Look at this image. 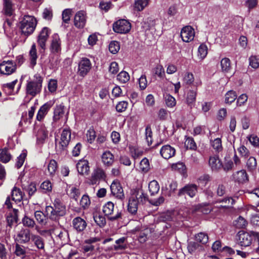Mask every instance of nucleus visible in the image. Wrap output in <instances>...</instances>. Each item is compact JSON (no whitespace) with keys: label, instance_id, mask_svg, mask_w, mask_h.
<instances>
[{"label":"nucleus","instance_id":"nucleus-53","mask_svg":"<svg viewBox=\"0 0 259 259\" xmlns=\"http://www.w3.org/2000/svg\"><path fill=\"white\" fill-rule=\"evenodd\" d=\"M215 202L224 203V205H221V206L226 207L232 205L234 203L235 200L232 197H226L222 199H219Z\"/></svg>","mask_w":259,"mask_h":259},{"label":"nucleus","instance_id":"nucleus-55","mask_svg":"<svg viewBox=\"0 0 259 259\" xmlns=\"http://www.w3.org/2000/svg\"><path fill=\"white\" fill-rule=\"evenodd\" d=\"M165 104L168 107H173L176 104V99L169 94H166L164 96Z\"/></svg>","mask_w":259,"mask_h":259},{"label":"nucleus","instance_id":"nucleus-1","mask_svg":"<svg viewBox=\"0 0 259 259\" xmlns=\"http://www.w3.org/2000/svg\"><path fill=\"white\" fill-rule=\"evenodd\" d=\"M66 206L59 199H55L53 205L47 206L46 212L48 217L53 221H58L66 214Z\"/></svg>","mask_w":259,"mask_h":259},{"label":"nucleus","instance_id":"nucleus-50","mask_svg":"<svg viewBox=\"0 0 259 259\" xmlns=\"http://www.w3.org/2000/svg\"><path fill=\"white\" fill-rule=\"evenodd\" d=\"M57 169V163L55 160H51L48 165V170L51 176H54Z\"/></svg>","mask_w":259,"mask_h":259},{"label":"nucleus","instance_id":"nucleus-41","mask_svg":"<svg viewBox=\"0 0 259 259\" xmlns=\"http://www.w3.org/2000/svg\"><path fill=\"white\" fill-rule=\"evenodd\" d=\"M195 239L197 242L205 244L208 241V236L206 233L199 232L195 235Z\"/></svg>","mask_w":259,"mask_h":259},{"label":"nucleus","instance_id":"nucleus-40","mask_svg":"<svg viewBox=\"0 0 259 259\" xmlns=\"http://www.w3.org/2000/svg\"><path fill=\"white\" fill-rule=\"evenodd\" d=\"M237 95L233 90L228 91L225 96V101L226 104H230L237 99Z\"/></svg>","mask_w":259,"mask_h":259},{"label":"nucleus","instance_id":"nucleus-59","mask_svg":"<svg viewBox=\"0 0 259 259\" xmlns=\"http://www.w3.org/2000/svg\"><path fill=\"white\" fill-rule=\"evenodd\" d=\"M198 56L203 59H204L207 54V47L206 45L202 44L201 45L198 50Z\"/></svg>","mask_w":259,"mask_h":259},{"label":"nucleus","instance_id":"nucleus-16","mask_svg":"<svg viewBox=\"0 0 259 259\" xmlns=\"http://www.w3.org/2000/svg\"><path fill=\"white\" fill-rule=\"evenodd\" d=\"M195 36L194 29L190 26L184 27L181 32V36L182 40L186 42H189L193 40Z\"/></svg>","mask_w":259,"mask_h":259},{"label":"nucleus","instance_id":"nucleus-44","mask_svg":"<svg viewBox=\"0 0 259 259\" xmlns=\"http://www.w3.org/2000/svg\"><path fill=\"white\" fill-rule=\"evenodd\" d=\"M221 65L223 72H228L231 69L230 59L227 58L222 59L221 61Z\"/></svg>","mask_w":259,"mask_h":259},{"label":"nucleus","instance_id":"nucleus-23","mask_svg":"<svg viewBox=\"0 0 259 259\" xmlns=\"http://www.w3.org/2000/svg\"><path fill=\"white\" fill-rule=\"evenodd\" d=\"M14 5L12 0H3L2 13L6 16L11 17L14 14Z\"/></svg>","mask_w":259,"mask_h":259},{"label":"nucleus","instance_id":"nucleus-7","mask_svg":"<svg viewBox=\"0 0 259 259\" xmlns=\"http://www.w3.org/2000/svg\"><path fill=\"white\" fill-rule=\"evenodd\" d=\"M133 231L137 234L138 240L141 243L145 242L151 234V229L146 226H138Z\"/></svg>","mask_w":259,"mask_h":259},{"label":"nucleus","instance_id":"nucleus-30","mask_svg":"<svg viewBox=\"0 0 259 259\" xmlns=\"http://www.w3.org/2000/svg\"><path fill=\"white\" fill-rule=\"evenodd\" d=\"M31 241L33 242L34 246L39 250H44L45 240L40 236L36 234L32 235Z\"/></svg>","mask_w":259,"mask_h":259},{"label":"nucleus","instance_id":"nucleus-38","mask_svg":"<svg viewBox=\"0 0 259 259\" xmlns=\"http://www.w3.org/2000/svg\"><path fill=\"white\" fill-rule=\"evenodd\" d=\"M148 188L150 195L154 196L159 192L160 186L156 181L153 180L149 183Z\"/></svg>","mask_w":259,"mask_h":259},{"label":"nucleus","instance_id":"nucleus-47","mask_svg":"<svg viewBox=\"0 0 259 259\" xmlns=\"http://www.w3.org/2000/svg\"><path fill=\"white\" fill-rule=\"evenodd\" d=\"M117 79L122 83H124L130 80V75L124 71H121L117 76Z\"/></svg>","mask_w":259,"mask_h":259},{"label":"nucleus","instance_id":"nucleus-13","mask_svg":"<svg viewBox=\"0 0 259 259\" xmlns=\"http://www.w3.org/2000/svg\"><path fill=\"white\" fill-rule=\"evenodd\" d=\"M111 193L116 198L122 200L124 198V194L120 183L117 180H114L110 185Z\"/></svg>","mask_w":259,"mask_h":259},{"label":"nucleus","instance_id":"nucleus-14","mask_svg":"<svg viewBox=\"0 0 259 259\" xmlns=\"http://www.w3.org/2000/svg\"><path fill=\"white\" fill-rule=\"evenodd\" d=\"M232 177L233 181L239 184H244L249 181L248 175L244 169L235 171Z\"/></svg>","mask_w":259,"mask_h":259},{"label":"nucleus","instance_id":"nucleus-8","mask_svg":"<svg viewBox=\"0 0 259 259\" xmlns=\"http://www.w3.org/2000/svg\"><path fill=\"white\" fill-rule=\"evenodd\" d=\"M131 29V24L127 20L120 19L113 24V29L116 33L120 34L127 33Z\"/></svg>","mask_w":259,"mask_h":259},{"label":"nucleus","instance_id":"nucleus-12","mask_svg":"<svg viewBox=\"0 0 259 259\" xmlns=\"http://www.w3.org/2000/svg\"><path fill=\"white\" fill-rule=\"evenodd\" d=\"M87 19L85 12L82 10L79 11L74 15V25L77 28H83L85 25Z\"/></svg>","mask_w":259,"mask_h":259},{"label":"nucleus","instance_id":"nucleus-57","mask_svg":"<svg viewBox=\"0 0 259 259\" xmlns=\"http://www.w3.org/2000/svg\"><path fill=\"white\" fill-rule=\"evenodd\" d=\"M237 150L240 156L244 158L248 157L250 155V152L249 150L244 145L240 146L237 149Z\"/></svg>","mask_w":259,"mask_h":259},{"label":"nucleus","instance_id":"nucleus-2","mask_svg":"<svg viewBox=\"0 0 259 259\" xmlns=\"http://www.w3.org/2000/svg\"><path fill=\"white\" fill-rule=\"evenodd\" d=\"M37 25V20L32 16L25 15L19 23L21 34L25 39L34 32Z\"/></svg>","mask_w":259,"mask_h":259},{"label":"nucleus","instance_id":"nucleus-39","mask_svg":"<svg viewBox=\"0 0 259 259\" xmlns=\"http://www.w3.org/2000/svg\"><path fill=\"white\" fill-rule=\"evenodd\" d=\"M246 167L248 170L253 172L255 170L257 167V161L256 159L252 156L249 157L246 161Z\"/></svg>","mask_w":259,"mask_h":259},{"label":"nucleus","instance_id":"nucleus-27","mask_svg":"<svg viewBox=\"0 0 259 259\" xmlns=\"http://www.w3.org/2000/svg\"><path fill=\"white\" fill-rule=\"evenodd\" d=\"M37 142L42 144L48 137V131L45 126H40L37 130L36 133Z\"/></svg>","mask_w":259,"mask_h":259},{"label":"nucleus","instance_id":"nucleus-51","mask_svg":"<svg viewBox=\"0 0 259 259\" xmlns=\"http://www.w3.org/2000/svg\"><path fill=\"white\" fill-rule=\"evenodd\" d=\"M22 223L24 226L27 227L28 228H32L35 225V223L34 221L27 216H25L22 220Z\"/></svg>","mask_w":259,"mask_h":259},{"label":"nucleus","instance_id":"nucleus-21","mask_svg":"<svg viewBox=\"0 0 259 259\" xmlns=\"http://www.w3.org/2000/svg\"><path fill=\"white\" fill-rule=\"evenodd\" d=\"M209 165L213 171H219L223 167V164L219 156L213 155L209 157Z\"/></svg>","mask_w":259,"mask_h":259},{"label":"nucleus","instance_id":"nucleus-56","mask_svg":"<svg viewBox=\"0 0 259 259\" xmlns=\"http://www.w3.org/2000/svg\"><path fill=\"white\" fill-rule=\"evenodd\" d=\"M132 195H135L138 200V202L144 203L148 199V196L146 194H145L142 190L136 192Z\"/></svg>","mask_w":259,"mask_h":259},{"label":"nucleus","instance_id":"nucleus-54","mask_svg":"<svg viewBox=\"0 0 259 259\" xmlns=\"http://www.w3.org/2000/svg\"><path fill=\"white\" fill-rule=\"evenodd\" d=\"M40 189L43 193H48L52 191V186L49 181H44L40 185Z\"/></svg>","mask_w":259,"mask_h":259},{"label":"nucleus","instance_id":"nucleus-58","mask_svg":"<svg viewBox=\"0 0 259 259\" xmlns=\"http://www.w3.org/2000/svg\"><path fill=\"white\" fill-rule=\"evenodd\" d=\"M194 81L193 74L190 72H187L183 78L184 83L186 85L192 84Z\"/></svg>","mask_w":259,"mask_h":259},{"label":"nucleus","instance_id":"nucleus-43","mask_svg":"<svg viewBox=\"0 0 259 259\" xmlns=\"http://www.w3.org/2000/svg\"><path fill=\"white\" fill-rule=\"evenodd\" d=\"M234 225L238 229H242L245 228L247 225V222L244 218L241 216H239L234 223Z\"/></svg>","mask_w":259,"mask_h":259},{"label":"nucleus","instance_id":"nucleus-5","mask_svg":"<svg viewBox=\"0 0 259 259\" xmlns=\"http://www.w3.org/2000/svg\"><path fill=\"white\" fill-rule=\"evenodd\" d=\"M114 209V204L111 201L107 202L103 206V211L107 216L110 221H114L122 219L123 213L122 211H117L115 215H112Z\"/></svg>","mask_w":259,"mask_h":259},{"label":"nucleus","instance_id":"nucleus-60","mask_svg":"<svg viewBox=\"0 0 259 259\" xmlns=\"http://www.w3.org/2000/svg\"><path fill=\"white\" fill-rule=\"evenodd\" d=\"M71 13L72 10L70 9H66L63 11L62 16L64 22L68 23L69 22Z\"/></svg>","mask_w":259,"mask_h":259},{"label":"nucleus","instance_id":"nucleus-64","mask_svg":"<svg viewBox=\"0 0 259 259\" xmlns=\"http://www.w3.org/2000/svg\"><path fill=\"white\" fill-rule=\"evenodd\" d=\"M80 191L79 189L75 187H72L70 189V196L72 199L77 201L80 195Z\"/></svg>","mask_w":259,"mask_h":259},{"label":"nucleus","instance_id":"nucleus-15","mask_svg":"<svg viewBox=\"0 0 259 259\" xmlns=\"http://www.w3.org/2000/svg\"><path fill=\"white\" fill-rule=\"evenodd\" d=\"M91 68V63L88 58H82L79 62L78 73L79 75L84 76Z\"/></svg>","mask_w":259,"mask_h":259},{"label":"nucleus","instance_id":"nucleus-3","mask_svg":"<svg viewBox=\"0 0 259 259\" xmlns=\"http://www.w3.org/2000/svg\"><path fill=\"white\" fill-rule=\"evenodd\" d=\"M42 81L43 77L39 74H35L32 80L28 81L27 82L26 87V94L32 97H34L40 93L42 89Z\"/></svg>","mask_w":259,"mask_h":259},{"label":"nucleus","instance_id":"nucleus-63","mask_svg":"<svg viewBox=\"0 0 259 259\" xmlns=\"http://www.w3.org/2000/svg\"><path fill=\"white\" fill-rule=\"evenodd\" d=\"M154 73L161 78H162L165 76L164 69L161 65H158L155 67L154 69Z\"/></svg>","mask_w":259,"mask_h":259},{"label":"nucleus","instance_id":"nucleus-4","mask_svg":"<svg viewBox=\"0 0 259 259\" xmlns=\"http://www.w3.org/2000/svg\"><path fill=\"white\" fill-rule=\"evenodd\" d=\"M253 239L256 240L259 243V232L252 231L250 233H247L240 231L236 236L237 242L242 247L249 246Z\"/></svg>","mask_w":259,"mask_h":259},{"label":"nucleus","instance_id":"nucleus-36","mask_svg":"<svg viewBox=\"0 0 259 259\" xmlns=\"http://www.w3.org/2000/svg\"><path fill=\"white\" fill-rule=\"evenodd\" d=\"M12 156L6 148L0 149V161L3 163L8 162L11 159Z\"/></svg>","mask_w":259,"mask_h":259},{"label":"nucleus","instance_id":"nucleus-20","mask_svg":"<svg viewBox=\"0 0 259 259\" xmlns=\"http://www.w3.org/2000/svg\"><path fill=\"white\" fill-rule=\"evenodd\" d=\"M160 154L163 158L168 159L175 156L176 149L169 145H165L161 148Z\"/></svg>","mask_w":259,"mask_h":259},{"label":"nucleus","instance_id":"nucleus-32","mask_svg":"<svg viewBox=\"0 0 259 259\" xmlns=\"http://www.w3.org/2000/svg\"><path fill=\"white\" fill-rule=\"evenodd\" d=\"M106 174L104 170L101 168H97L94 171L92 176V183H96L98 180L105 179Z\"/></svg>","mask_w":259,"mask_h":259},{"label":"nucleus","instance_id":"nucleus-22","mask_svg":"<svg viewBox=\"0 0 259 259\" xmlns=\"http://www.w3.org/2000/svg\"><path fill=\"white\" fill-rule=\"evenodd\" d=\"M72 226L77 232H82L87 227L86 221L81 217H77L72 220Z\"/></svg>","mask_w":259,"mask_h":259},{"label":"nucleus","instance_id":"nucleus-19","mask_svg":"<svg viewBox=\"0 0 259 259\" xmlns=\"http://www.w3.org/2000/svg\"><path fill=\"white\" fill-rule=\"evenodd\" d=\"M53 105L54 102L52 101H50L42 105L37 112L36 119L38 121L43 120Z\"/></svg>","mask_w":259,"mask_h":259},{"label":"nucleus","instance_id":"nucleus-17","mask_svg":"<svg viewBox=\"0 0 259 259\" xmlns=\"http://www.w3.org/2000/svg\"><path fill=\"white\" fill-rule=\"evenodd\" d=\"M15 64L12 61H4L0 64V72L2 74L10 75L15 71Z\"/></svg>","mask_w":259,"mask_h":259},{"label":"nucleus","instance_id":"nucleus-26","mask_svg":"<svg viewBox=\"0 0 259 259\" xmlns=\"http://www.w3.org/2000/svg\"><path fill=\"white\" fill-rule=\"evenodd\" d=\"M21 182L22 189L28 192L29 196H32L36 191V185L35 183L33 182L29 183L25 180L23 181L22 179L21 180Z\"/></svg>","mask_w":259,"mask_h":259},{"label":"nucleus","instance_id":"nucleus-31","mask_svg":"<svg viewBox=\"0 0 259 259\" xmlns=\"http://www.w3.org/2000/svg\"><path fill=\"white\" fill-rule=\"evenodd\" d=\"M197 89L195 90H190L187 94L186 97V102L189 106L192 108L195 105L196 101V97L197 95Z\"/></svg>","mask_w":259,"mask_h":259},{"label":"nucleus","instance_id":"nucleus-42","mask_svg":"<svg viewBox=\"0 0 259 259\" xmlns=\"http://www.w3.org/2000/svg\"><path fill=\"white\" fill-rule=\"evenodd\" d=\"M211 146L216 152H220L223 150L222 140L220 138H218L211 141Z\"/></svg>","mask_w":259,"mask_h":259},{"label":"nucleus","instance_id":"nucleus-9","mask_svg":"<svg viewBox=\"0 0 259 259\" xmlns=\"http://www.w3.org/2000/svg\"><path fill=\"white\" fill-rule=\"evenodd\" d=\"M198 192V186L195 184H188L179 189L178 196H183L185 194L190 198H193Z\"/></svg>","mask_w":259,"mask_h":259},{"label":"nucleus","instance_id":"nucleus-35","mask_svg":"<svg viewBox=\"0 0 259 259\" xmlns=\"http://www.w3.org/2000/svg\"><path fill=\"white\" fill-rule=\"evenodd\" d=\"M149 3V0H135L134 9L135 11H141L146 8Z\"/></svg>","mask_w":259,"mask_h":259},{"label":"nucleus","instance_id":"nucleus-24","mask_svg":"<svg viewBox=\"0 0 259 259\" xmlns=\"http://www.w3.org/2000/svg\"><path fill=\"white\" fill-rule=\"evenodd\" d=\"M65 116V106L62 104L56 106L54 110L53 121L57 122Z\"/></svg>","mask_w":259,"mask_h":259},{"label":"nucleus","instance_id":"nucleus-48","mask_svg":"<svg viewBox=\"0 0 259 259\" xmlns=\"http://www.w3.org/2000/svg\"><path fill=\"white\" fill-rule=\"evenodd\" d=\"M120 49L119 42L117 41H112L109 45V50L113 54H116Z\"/></svg>","mask_w":259,"mask_h":259},{"label":"nucleus","instance_id":"nucleus-62","mask_svg":"<svg viewBox=\"0 0 259 259\" xmlns=\"http://www.w3.org/2000/svg\"><path fill=\"white\" fill-rule=\"evenodd\" d=\"M249 65L253 68L256 69L259 67V59L255 56H251L249 58Z\"/></svg>","mask_w":259,"mask_h":259},{"label":"nucleus","instance_id":"nucleus-52","mask_svg":"<svg viewBox=\"0 0 259 259\" xmlns=\"http://www.w3.org/2000/svg\"><path fill=\"white\" fill-rule=\"evenodd\" d=\"M91 204V200L87 194L83 195L80 201V205L84 209L88 208Z\"/></svg>","mask_w":259,"mask_h":259},{"label":"nucleus","instance_id":"nucleus-46","mask_svg":"<svg viewBox=\"0 0 259 259\" xmlns=\"http://www.w3.org/2000/svg\"><path fill=\"white\" fill-rule=\"evenodd\" d=\"M140 169L144 172H147L149 170L150 166L149 160L147 158H144L141 161L140 163Z\"/></svg>","mask_w":259,"mask_h":259},{"label":"nucleus","instance_id":"nucleus-61","mask_svg":"<svg viewBox=\"0 0 259 259\" xmlns=\"http://www.w3.org/2000/svg\"><path fill=\"white\" fill-rule=\"evenodd\" d=\"M57 81L56 79H50L48 84V90L51 93H53L56 92L57 89Z\"/></svg>","mask_w":259,"mask_h":259},{"label":"nucleus","instance_id":"nucleus-37","mask_svg":"<svg viewBox=\"0 0 259 259\" xmlns=\"http://www.w3.org/2000/svg\"><path fill=\"white\" fill-rule=\"evenodd\" d=\"M29 56L30 64L32 67H33L36 64V60L37 58L36 45L34 44H33L31 47V49L29 51Z\"/></svg>","mask_w":259,"mask_h":259},{"label":"nucleus","instance_id":"nucleus-10","mask_svg":"<svg viewBox=\"0 0 259 259\" xmlns=\"http://www.w3.org/2000/svg\"><path fill=\"white\" fill-rule=\"evenodd\" d=\"M51 33L50 30L47 27H44L40 31L37 38L38 46L42 50L46 48V42Z\"/></svg>","mask_w":259,"mask_h":259},{"label":"nucleus","instance_id":"nucleus-11","mask_svg":"<svg viewBox=\"0 0 259 259\" xmlns=\"http://www.w3.org/2000/svg\"><path fill=\"white\" fill-rule=\"evenodd\" d=\"M32 234L29 229H22L17 233L15 240L21 244L28 243L31 239Z\"/></svg>","mask_w":259,"mask_h":259},{"label":"nucleus","instance_id":"nucleus-25","mask_svg":"<svg viewBox=\"0 0 259 259\" xmlns=\"http://www.w3.org/2000/svg\"><path fill=\"white\" fill-rule=\"evenodd\" d=\"M139 203L136 196L135 195H132L128 200L127 206L128 212L132 214H136L137 212Z\"/></svg>","mask_w":259,"mask_h":259},{"label":"nucleus","instance_id":"nucleus-28","mask_svg":"<svg viewBox=\"0 0 259 259\" xmlns=\"http://www.w3.org/2000/svg\"><path fill=\"white\" fill-rule=\"evenodd\" d=\"M76 168L80 174H88L90 170L88 161L84 159L80 160L76 164Z\"/></svg>","mask_w":259,"mask_h":259},{"label":"nucleus","instance_id":"nucleus-33","mask_svg":"<svg viewBox=\"0 0 259 259\" xmlns=\"http://www.w3.org/2000/svg\"><path fill=\"white\" fill-rule=\"evenodd\" d=\"M26 249L27 247L24 246L17 243L15 245L14 253L17 256L24 258L27 253Z\"/></svg>","mask_w":259,"mask_h":259},{"label":"nucleus","instance_id":"nucleus-49","mask_svg":"<svg viewBox=\"0 0 259 259\" xmlns=\"http://www.w3.org/2000/svg\"><path fill=\"white\" fill-rule=\"evenodd\" d=\"M185 145L187 149L195 150L197 149L196 144L192 137H187L185 142Z\"/></svg>","mask_w":259,"mask_h":259},{"label":"nucleus","instance_id":"nucleus-45","mask_svg":"<svg viewBox=\"0 0 259 259\" xmlns=\"http://www.w3.org/2000/svg\"><path fill=\"white\" fill-rule=\"evenodd\" d=\"M94 220L97 225L100 227H104L106 224L105 218L102 215L96 214L94 216Z\"/></svg>","mask_w":259,"mask_h":259},{"label":"nucleus","instance_id":"nucleus-34","mask_svg":"<svg viewBox=\"0 0 259 259\" xmlns=\"http://www.w3.org/2000/svg\"><path fill=\"white\" fill-rule=\"evenodd\" d=\"M12 199L15 202H20L23 198L22 192L20 189L14 187L11 192Z\"/></svg>","mask_w":259,"mask_h":259},{"label":"nucleus","instance_id":"nucleus-6","mask_svg":"<svg viewBox=\"0 0 259 259\" xmlns=\"http://www.w3.org/2000/svg\"><path fill=\"white\" fill-rule=\"evenodd\" d=\"M71 138V131L69 129L65 128L61 135L60 141L56 143L57 150L61 152L64 150L69 144Z\"/></svg>","mask_w":259,"mask_h":259},{"label":"nucleus","instance_id":"nucleus-18","mask_svg":"<svg viewBox=\"0 0 259 259\" xmlns=\"http://www.w3.org/2000/svg\"><path fill=\"white\" fill-rule=\"evenodd\" d=\"M50 49L53 53H59L61 50V41L59 35L57 33L52 36Z\"/></svg>","mask_w":259,"mask_h":259},{"label":"nucleus","instance_id":"nucleus-29","mask_svg":"<svg viewBox=\"0 0 259 259\" xmlns=\"http://www.w3.org/2000/svg\"><path fill=\"white\" fill-rule=\"evenodd\" d=\"M102 161L104 165L110 166L114 161V157L112 153L109 151L104 152L102 155Z\"/></svg>","mask_w":259,"mask_h":259}]
</instances>
